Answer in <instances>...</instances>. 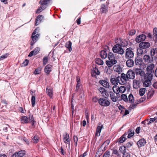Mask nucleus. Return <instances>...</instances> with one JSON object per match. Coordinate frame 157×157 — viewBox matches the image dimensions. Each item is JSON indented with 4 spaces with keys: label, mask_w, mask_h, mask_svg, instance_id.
I'll return each instance as SVG.
<instances>
[{
    "label": "nucleus",
    "mask_w": 157,
    "mask_h": 157,
    "mask_svg": "<svg viewBox=\"0 0 157 157\" xmlns=\"http://www.w3.org/2000/svg\"><path fill=\"white\" fill-rule=\"evenodd\" d=\"M48 62V58L47 56L44 57L43 59V64L44 65H45Z\"/></svg>",
    "instance_id": "nucleus-53"
},
{
    "label": "nucleus",
    "mask_w": 157,
    "mask_h": 157,
    "mask_svg": "<svg viewBox=\"0 0 157 157\" xmlns=\"http://www.w3.org/2000/svg\"><path fill=\"white\" fill-rule=\"evenodd\" d=\"M44 16L43 15H39L36 17V21L35 25H38L44 19Z\"/></svg>",
    "instance_id": "nucleus-13"
},
{
    "label": "nucleus",
    "mask_w": 157,
    "mask_h": 157,
    "mask_svg": "<svg viewBox=\"0 0 157 157\" xmlns=\"http://www.w3.org/2000/svg\"><path fill=\"white\" fill-rule=\"evenodd\" d=\"M126 139L125 137L123 136H122L120 139L119 140V142L120 143H123Z\"/></svg>",
    "instance_id": "nucleus-51"
},
{
    "label": "nucleus",
    "mask_w": 157,
    "mask_h": 157,
    "mask_svg": "<svg viewBox=\"0 0 157 157\" xmlns=\"http://www.w3.org/2000/svg\"><path fill=\"white\" fill-rule=\"evenodd\" d=\"M123 157H130V155L127 152H126V150H124L123 151Z\"/></svg>",
    "instance_id": "nucleus-49"
},
{
    "label": "nucleus",
    "mask_w": 157,
    "mask_h": 157,
    "mask_svg": "<svg viewBox=\"0 0 157 157\" xmlns=\"http://www.w3.org/2000/svg\"><path fill=\"white\" fill-rule=\"evenodd\" d=\"M143 59L144 62L148 63H152L153 61V56L147 55H145Z\"/></svg>",
    "instance_id": "nucleus-12"
},
{
    "label": "nucleus",
    "mask_w": 157,
    "mask_h": 157,
    "mask_svg": "<svg viewBox=\"0 0 157 157\" xmlns=\"http://www.w3.org/2000/svg\"><path fill=\"white\" fill-rule=\"evenodd\" d=\"M121 99L126 102L128 101V98L127 96L125 94H122L121 96Z\"/></svg>",
    "instance_id": "nucleus-47"
},
{
    "label": "nucleus",
    "mask_w": 157,
    "mask_h": 157,
    "mask_svg": "<svg viewBox=\"0 0 157 157\" xmlns=\"http://www.w3.org/2000/svg\"><path fill=\"white\" fill-rule=\"evenodd\" d=\"M73 140L74 142L75 143V146H76L77 145L78 140V137L76 136H73Z\"/></svg>",
    "instance_id": "nucleus-59"
},
{
    "label": "nucleus",
    "mask_w": 157,
    "mask_h": 157,
    "mask_svg": "<svg viewBox=\"0 0 157 157\" xmlns=\"http://www.w3.org/2000/svg\"><path fill=\"white\" fill-rule=\"evenodd\" d=\"M110 155L109 151H107L104 154L103 157H109Z\"/></svg>",
    "instance_id": "nucleus-58"
},
{
    "label": "nucleus",
    "mask_w": 157,
    "mask_h": 157,
    "mask_svg": "<svg viewBox=\"0 0 157 157\" xmlns=\"http://www.w3.org/2000/svg\"><path fill=\"white\" fill-rule=\"evenodd\" d=\"M103 128V125L102 124H99V136L100 135V133L101 131V130Z\"/></svg>",
    "instance_id": "nucleus-57"
},
{
    "label": "nucleus",
    "mask_w": 157,
    "mask_h": 157,
    "mask_svg": "<svg viewBox=\"0 0 157 157\" xmlns=\"http://www.w3.org/2000/svg\"><path fill=\"white\" fill-rule=\"evenodd\" d=\"M108 57L109 60L106 61V63L108 67H111L117 63V60L112 52H109L108 55Z\"/></svg>",
    "instance_id": "nucleus-1"
},
{
    "label": "nucleus",
    "mask_w": 157,
    "mask_h": 157,
    "mask_svg": "<svg viewBox=\"0 0 157 157\" xmlns=\"http://www.w3.org/2000/svg\"><path fill=\"white\" fill-rule=\"evenodd\" d=\"M110 97L111 100L113 102H116L117 101V98L113 93L112 94H110Z\"/></svg>",
    "instance_id": "nucleus-41"
},
{
    "label": "nucleus",
    "mask_w": 157,
    "mask_h": 157,
    "mask_svg": "<svg viewBox=\"0 0 157 157\" xmlns=\"http://www.w3.org/2000/svg\"><path fill=\"white\" fill-rule=\"evenodd\" d=\"M51 0H40L39 3L41 5H47Z\"/></svg>",
    "instance_id": "nucleus-35"
},
{
    "label": "nucleus",
    "mask_w": 157,
    "mask_h": 157,
    "mask_svg": "<svg viewBox=\"0 0 157 157\" xmlns=\"http://www.w3.org/2000/svg\"><path fill=\"white\" fill-rule=\"evenodd\" d=\"M120 44L121 46L124 47L127 46L128 45V42L125 40L120 39Z\"/></svg>",
    "instance_id": "nucleus-32"
},
{
    "label": "nucleus",
    "mask_w": 157,
    "mask_h": 157,
    "mask_svg": "<svg viewBox=\"0 0 157 157\" xmlns=\"http://www.w3.org/2000/svg\"><path fill=\"white\" fill-rule=\"evenodd\" d=\"M42 68L41 67H40L38 68H36L34 72V73L35 75H38L40 73L41 71V70Z\"/></svg>",
    "instance_id": "nucleus-45"
},
{
    "label": "nucleus",
    "mask_w": 157,
    "mask_h": 157,
    "mask_svg": "<svg viewBox=\"0 0 157 157\" xmlns=\"http://www.w3.org/2000/svg\"><path fill=\"white\" fill-rule=\"evenodd\" d=\"M107 93L105 89L103 87L99 89V95L100 97H105L107 96Z\"/></svg>",
    "instance_id": "nucleus-6"
},
{
    "label": "nucleus",
    "mask_w": 157,
    "mask_h": 157,
    "mask_svg": "<svg viewBox=\"0 0 157 157\" xmlns=\"http://www.w3.org/2000/svg\"><path fill=\"white\" fill-rule=\"evenodd\" d=\"M25 154V151L24 150L21 151L17 152L15 153L13 155V157H22Z\"/></svg>",
    "instance_id": "nucleus-14"
},
{
    "label": "nucleus",
    "mask_w": 157,
    "mask_h": 157,
    "mask_svg": "<svg viewBox=\"0 0 157 157\" xmlns=\"http://www.w3.org/2000/svg\"><path fill=\"white\" fill-rule=\"evenodd\" d=\"M40 49L38 47L35 48L33 51H31L29 53L28 56L31 57L34 55L37 54L39 52Z\"/></svg>",
    "instance_id": "nucleus-17"
},
{
    "label": "nucleus",
    "mask_w": 157,
    "mask_h": 157,
    "mask_svg": "<svg viewBox=\"0 0 157 157\" xmlns=\"http://www.w3.org/2000/svg\"><path fill=\"white\" fill-rule=\"evenodd\" d=\"M156 117H155L154 118H151L150 119V120L149 121V123H148V124H149L150 123H151L152 122H154L156 121Z\"/></svg>",
    "instance_id": "nucleus-63"
},
{
    "label": "nucleus",
    "mask_w": 157,
    "mask_h": 157,
    "mask_svg": "<svg viewBox=\"0 0 157 157\" xmlns=\"http://www.w3.org/2000/svg\"><path fill=\"white\" fill-rule=\"evenodd\" d=\"M99 82L105 88H109V83L107 80H101L99 81Z\"/></svg>",
    "instance_id": "nucleus-16"
},
{
    "label": "nucleus",
    "mask_w": 157,
    "mask_h": 157,
    "mask_svg": "<svg viewBox=\"0 0 157 157\" xmlns=\"http://www.w3.org/2000/svg\"><path fill=\"white\" fill-rule=\"evenodd\" d=\"M155 67V64L154 63L150 64L147 68V71L148 72H151L153 69Z\"/></svg>",
    "instance_id": "nucleus-31"
},
{
    "label": "nucleus",
    "mask_w": 157,
    "mask_h": 157,
    "mask_svg": "<svg viewBox=\"0 0 157 157\" xmlns=\"http://www.w3.org/2000/svg\"><path fill=\"white\" fill-rule=\"evenodd\" d=\"M8 55V53H6V54L2 56H1L0 58V60H2L4 59H6Z\"/></svg>",
    "instance_id": "nucleus-52"
},
{
    "label": "nucleus",
    "mask_w": 157,
    "mask_h": 157,
    "mask_svg": "<svg viewBox=\"0 0 157 157\" xmlns=\"http://www.w3.org/2000/svg\"><path fill=\"white\" fill-rule=\"evenodd\" d=\"M126 88L124 86H121L119 87V92L121 93H124L126 90Z\"/></svg>",
    "instance_id": "nucleus-43"
},
{
    "label": "nucleus",
    "mask_w": 157,
    "mask_h": 157,
    "mask_svg": "<svg viewBox=\"0 0 157 157\" xmlns=\"http://www.w3.org/2000/svg\"><path fill=\"white\" fill-rule=\"evenodd\" d=\"M151 85V81L150 80L144 79L143 86L144 87H147Z\"/></svg>",
    "instance_id": "nucleus-30"
},
{
    "label": "nucleus",
    "mask_w": 157,
    "mask_h": 157,
    "mask_svg": "<svg viewBox=\"0 0 157 157\" xmlns=\"http://www.w3.org/2000/svg\"><path fill=\"white\" fill-rule=\"evenodd\" d=\"M136 32V31L134 29L132 30L130 32H129V35L130 36H132L135 34Z\"/></svg>",
    "instance_id": "nucleus-61"
},
{
    "label": "nucleus",
    "mask_w": 157,
    "mask_h": 157,
    "mask_svg": "<svg viewBox=\"0 0 157 157\" xmlns=\"http://www.w3.org/2000/svg\"><path fill=\"white\" fill-rule=\"evenodd\" d=\"M108 11V7L106 5L104 4H102L101 6L100 11L102 13H105Z\"/></svg>",
    "instance_id": "nucleus-27"
},
{
    "label": "nucleus",
    "mask_w": 157,
    "mask_h": 157,
    "mask_svg": "<svg viewBox=\"0 0 157 157\" xmlns=\"http://www.w3.org/2000/svg\"><path fill=\"white\" fill-rule=\"evenodd\" d=\"M40 138L37 136L35 135L34 136L32 140H33V143L35 144L37 143L39 140Z\"/></svg>",
    "instance_id": "nucleus-39"
},
{
    "label": "nucleus",
    "mask_w": 157,
    "mask_h": 157,
    "mask_svg": "<svg viewBox=\"0 0 157 157\" xmlns=\"http://www.w3.org/2000/svg\"><path fill=\"white\" fill-rule=\"evenodd\" d=\"M133 49L129 47L127 48L125 51V57L126 59H130L133 58L134 53L132 51Z\"/></svg>",
    "instance_id": "nucleus-4"
},
{
    "label": "nucleus",
    "mask_w": 157,
    "mask_h": 157,
    "mask_svg": "<svg viewBox=\"0 0 157 157\" xmlns=\"http://www.w3.org/2000/svg\"><path fill=\"white\" fill-rule=\"evenodd\" d=\"M29 60L27 59H25V61L22 63L23 65L24 66H25L28 65L29 63Z\"/></svg>",
    "instance_id": "nucleus-62"
},
{
    "label": "nucleus",
    "mask_w": 157,
    "mask_h": 157,
    "mask_svg": "<svg viewBox=\"0 0 157 157\" xmlns=\"http://www.w3.org/2000/svg\"><path fill=\"white\" fill-rule=\"evenodd\" d=\"M128 135L127 137L128 138H130L132 137L134 134V130L132 128H130L128 131Z\"/></svg>",
    "instance_id": "nucleus-33"
},
{
    "label": "nucleus",
    "mask_w": 157,
    "mask_h": 157,
    "mask_svg": "<svg viewBox=\"0 0 157 157\" xmlns=\"http://www.w3.org/2000/svg\"><path fill=\"white\" fill-rule=\"evenodd\" d=\"M152 76L153 75L152 74L148 72L147 73L144 75V79L150 80V81H151L152 79Z\"/></svg>",
    "instance_id": "nucleus-25"
},
{
    "label": "nucleus",
    "mask_w": 157,
    "mask_h": 157,
    "mask_svg": "<svg viewBox=\"0 0 157 157\" xmlns=\"http://www.w3.org/2000/svg\"><path fill=\"white\" fill-rule=\"evenodd\" d=\"M109 143H110V141L109 140H106L101 145V149L102 148H104V150H105V148L106 146H108V145L109 144Z\"/></svg>",
    "instance_id": "nucleus-37"
},
{
    "label": "nucleus",
    "mask_w": 157,
    "mask_h": 157,
    "mask_svg": "<svg viewBox=\"0 0 157 157\" xmlns=\"http://www.w3.org/2000/svg\"><path fill=\"white\" fill-rule=\"evenodd\" d=\"M113 90L114 92L116 94H117L119 93V87L117 86V85H115L113 86Z\"/></svg>",
    "instance_id": "nucleus-36"
},
{
    "label": "nucleus",
    "mask_w": 157,
    "mask_h": 157,
    "mask_svg": "<svg viewBox=\"0 0 157 157\" xmlns=\"http://www.w3.org/2000/svg\"><path fill=\"white\" fill-rule=\"evenodd\" d=\"M46 92L47 95L50 98H52L53 95V92L52 89L51 88H47Z\"/></svg>",
    "instance_id": "nucleus-28"
},
{
    "label": "nucleus",
    "mask_w": 157,
    "mask_h": 157,
    "mask_svg": "<svg viewBox=\"0 0 157 157\" xmlns=\"http://www.w3.org/2000/svg\"><path fill=\"white\" fill-rule=\"evenodd\" d=\"M151 56H153L155 55V57L157 58V48H153L150 51Z\"/></svg>",
    "instance_id": "nucleus-22"
},
{
    "label": "nucleus",
    "mask_w": 157,
    "mask_h": 157,
    "mask_svg": "<svg viewBox=\"0 0 157 157\" xmlns=\"http://www.w3.org/2000/svg\"><path fill=\"white\" fill-rule=\"evenodd\" d=\"M63 140L64 142L65 143H68L69 145H70V139L69 134L67 133H65V135H63Z\"/></svg>",
    "instance_id": "nucleus-20"
},
{
    "label": "nucleus",
    "mask_w": 157,
    "mask_h": 157,
    "mask_svg": "<svg viewBox=\"0 0 157 157\" xmlns=\"http://www.w3.org/2000/svg\"><path fill=\"white\" fill-rule=\"evenodd\" d=\"M133 144V142H128L126 144L125 146L124 147V150H126V147L130 148Z\"/></svg>",
    "instance_id": "nucleus-38"
},
{
    "label": "nucleus",
    "mask_w": 157,
    "mask_h": 157,
    "mask_svg": "<svg viewBox=\"0 0 157 157\" xmlns=\"http://www.w3.org/2000/svg\"><path fill=\"white\" fill-rule=\"evenodd\" d=\"M140 82L139 81L136 80H133V86L134 88L137 89L140 87Z\"/></svg>",
    "instance_id": "nucleus-24"
},
{
    "label": "nucleus",
    "mask_w": 157,
    "mask_h": 157,
    "mask_svg": "<svg viewBox=\"0 0 157 157\" xmlns=\"http://www.w3.org/2000/svg\"><path fill=\"white\" fill-rule=\"evenodd\" d=\"M128 80L126 75L124 73H122L121 74V76H120L119 83L122 85L124 84Z\"/></svg>",
    "instance_id": "nucleus-5"
},
{
    "label": "nucleus",
    "mask_w": 157,
    "mask_h": 157,
    "mask_svg": "<svg viewBox=\"0 0 157 157\" xmlns=\"http://www.w3.org/2000/svg\"><path fill=\"white\" fill-rule=\"evenodd\" d=\"M142 70L140 68H136L135 69V71L137 75H139Z\"/></svg>",
    "instance_id": "nucleus-60"
},
{
    "label": "nucleus",
    "mask_w": 157,
    "mask_h": 157,
    "mask_svg": "<svg viewBox=\"0 0 157 157\" xmlns=\"http://www.w3.org/2000/svg\"><path fill=\"white\" fill-rule=\"evenodd\" d=\"M59 152L62 155H64L65 154V152L62 147H60L59 149Z\"/></svg>",
    "instance_id": "nucleus-64"
},
{
    "label": "nucleus",
    "mask_w": 157,
    "mask_h": 157,
    "mask_svg": "<svg viewBox=\"0 0 157 157\" xmlns=\"http://www.w3.org/2000/svg\"><path fill=\"white\" fill-rule=\"evenodd\" d=\"M138 103H135L133 104L132 105H131L129 107V109H132L135 108L136 106L137 105Z\"/></svg>",
    "instance_id": "nucleus-56"
},
{
    "label": "nucleus",
    "mask_w": 157,
    "mask_h": 157,
    "mask_svg": "<svg viewBox=\"0 0 157 157\" xmlns=\"http://www.w3.org/2000/svg\"><path fill=\"white\" fill-rule=\"evenodd\" d=\"M113 52L120 55H123L124 53V50L123 49L120 44H117L112 48Z\"/></svg>",
    "instance_id": "nucleus-2"
},
{
    "label": "nucleus",
    "mask_w": 157,
    "mask_h": 157,
    "mask_svg": "<svg viewBox=\"0 0 157 157\" xmlns=\"http://www.w3.org/2000/svg\"><path fill=\"white\" fill-rule=\"evenodd\" d=\"M142 48H140L137 49V54L138 56H141L144 53L143 50Z\"/></svg>",
    "instance_id": "nucleus-42"
},
{
    "label": "nucleus",
    "mask_w": 157,
    "mask_h": 157,
    "mask_svg": "<svg viewBox=\"0 0 157 157\" xmlns=\"http://www.w3.org/2000/svg\"><path fill=\"white\" fill-rule=\"evenodd\" d=\"M145 89L144 88H142L140 89L139 93L141 96H142L144 94Z\"/></svg>",
    "instance_id": "nucleus-46"
},
{
    "label": "nucleus",
    "mask_w": 157,
    "mask_h": 157,
    "mask_svg": "<svg viewBox=\"0 0 157 157\" xmlns=\"http://www.w3.org/2000/svg\"><path fill=\"white\" fill-rule=\"evenodd\" d=\"M108 55L105 50H102L100 53V56L101 58L105 59L107 57Z\"/></svg>",
    "instance_id": "nucleus-26"
},
{
    "label": "nucleus",
    "mask_w": 157,
    "mask_h": 157,
    "mask_svg": "<svg viewBox=\"0 0 157 157\" xmlns=\"http://www.w3.org/2000/svg\"><path fill=\"white\" fill-rule=\"evenodd\" d=\"M113 69L114 71L117 72L118 74H120L122 71V69L120 65H115L113 67Z\"/></svg>",
    "instance_id": "nucleus-19"
},
{
    "label": "nucleus",
    "mask_w": 157,
    "mask_h": 157,
    "mask_svg": "<svg viewBox=\"0 0 157 157\" xmlns=\"http://www.w3.org/2000/svg\"><path fill=\"white\" fill-rule=\"evenodd\" d=\"M120 76H118L117 78L114 76H112L110 79L111 83L114 86L117 85L118 83H119Z\"/></svg>",
    "instance_id": "nucleus-7"
},
{
    "label": "nucleus",
    "mask_w": 157,
    "mask_h": 157,
    "mask_svg": "<svg viewBox=\"0 0 157 157\" xmlns=\"http://www.w3.org/2000/svg\"><path fill=\"white\" fill-rule=\"evenodd\" d=\"M93 69L91 72V75L95 78H97V76L98 75V69L97 66L96 65H93Z\"/></svg>",
    "instance_id": "nucleus-8"
},
{
    "label": "nucleus",
    "mask_w": 157,
    "mask_h": 157,
    "mask_svg": "<svg viewBox=\"0 0 157 157\" xmlns=\"http://www.w3.org/2000/svg\"><path fill=\"white\" fill-rule=\"evenodd\" d=\"M139 46L140 48L146 49L150 47V44L148 42H143L140 43Z\"/></svg>",
    "instance_id": "nucleus-11"
},
{
    "label": "nucleus",
    "mask_w": 157,
    "mask_h": 157,
    "mask_svg": "<svg viewBox=\"0 0 157 157\" xmlns=\"http://www.w3.org/2000/svg\"><path fill=\"white\" fill-rule=\"evenodd\" d=\"M146 143L145 140L144 139H140L137 143V145L138 147H141L144 146Z\"/></svg>",
    "instance_id": "nucleus-18"
},
{
    "label": "nucleus",
    "mask_w": 157,
    "mask_h": 157,
    "mask_svg": "<svg viewBox=\"0 0 157 157\" xmlns=\"http://www.w3.org/2000/svg\"><path fill=\"white\" fill-rule=\"evenodd\" d=\"M71 45L72 43L70 41H68L66 44V47L68 49L70 52L72 51Z\"/></svg>",
    "instance_id": "nucleus-34"
},
{
    "label": "nucleus",
    "mask_w": 157,
    "mask_h": 157,
    "mask_svg": "<svg viewBox=\"0 0 157 157\" xmlns=\"http://www.w3.org/2000/svg\"><path fill=\"white\" fill-rule=\"evenodd\" d=\"M134 98L133 95L132 94H130L128 96V101L131 103L134 102Z\"/></svg>",
    "instance_id": "nucleus-44"
},
{
    "label": "nucleus",
    "mask_w": 157,
    "mask_h": 157,
    "mask_svg": "<svg viewBox=\"0 0 157 157\" xmlns=\"http://www.w3.org/2000/svg\"><path fill=\"white\" fill-rule=\"evenodd\" d=\"M52 66L49 64L47 65L45 67L44 71L47 75H48L50 72L52 71Z\"/></svg>",
    "instance_id": "nucleus-21"
},
{
    "label": "nucleus",
    "mask_w": 157,
    "mask_h": 157,
    "mask_svg": "<svg viewBox=\"0 0 157 157\" xmlns=\"http://www.w3.org/2000/svg\"><path fill=\"white\" fill-rule=\"evenodd\" d=\"M29 117L30 121L32 123V125H33L35 122L34 121V119L33 118V117L32 116L30 115Z\"/></svg>",
    "instance_id": "nucleus-55"
},
{
    "label": "nucleus",
    "mask_w": 157,
    "mask_h": 157,
    "mask_svg": "<svg viewBox=\"0 0 157 157\" xmlns=\"http://www.w3.org/2000/svg\"><path fill=\"white\" fill-rule=\"evenodd\" d=\"M41 9H42V6H40L36 11V13H40L43 10L45 9V8H44L42 10Z\"/></svg>",
    "instance_id": "nucleus-54"
},
{
    "label": "nucleus",
    "mask_w": 157,
    "mask_h": 157,
    "mask_svg": "<svg viewBox=\"0 0 157 157\" xmlns=\"http://www.w3.org/2000/svg\"><path fill=\"white\" fill-rule=\"evenodd\" d=\"M126 75L128 79H133L135 76V72L132 70H130L128 71Z\"/></svg>",
    "instance_id": "nucleus-10"
},
{
    "label": "nucleus",
    "mask_w": 157,
    "mask_h": 157,
    "mask_svg": "<svg viewBox=\"0 0 157 157\" xmlns=\"http://www.w3.org/2000/svg\"><path fill=\"white\" fill-rule=\"evenodd\" d=\"M36 98L35 96L33 95L32 96L31 101L32 102V105L33 107H34L35 105Z\"/></svg>",
    "instance_id": "nucleus-48"
},
{
    "label": "nucleus",
    "mask_w": 157,
    "mask_h": 157,
    "mask_svg": "<svg viewBox=\"0 0 157 157\" xmlns=\"http://www.w3.org/2000/svg\"><path fill=\"white\" fill-rule=\"evenodd\" d=\"M153 35L155 37V39L157 40V28H155L153 29Z\"/></svg>",
    "instance_id": "nucleus-50"
},
{
    "label": "nucleus",
    "mask_w": 157,
    "mask_h": 157,
    "mask_svg": "<svg viewBox=\"0 0 157 157\" xmlns=\"http://www.w3.org/2000/svg\"><path fill=\"white\" fill-rule=\"evenodd\" d=\"M29 119L26 116H22L21 118V121L23 124H27L29 122Z\"/></svg>",
    "instance_id": "nucleus-29"
},
{
    "label": "nucleus",
    "mask_w": 157,
    "mask_h": 157,
    "mask_svg": "<svg viewBox=\"0 0 157 157\" xmlns=\"http://www.w3.org/2000/svg\"><path fill=\"white\" fill-rule=\"evenodd\" d=\"M135 61L136 65H141L142 62V59L140 58L136 59Z\"/></svg>",
    "instance_id": "nucleus-40"
},
{
    "label": "nucleus",
    "mask_w": 157,
    "mask_h": 157,
    "mask_svg": "<svg viewBox=\"0 0 157 157\" xmlns=\"http://www.w3.org/2000/svg\"><path fill=\"white\" fill-rule=\"evenodd\" d=\"M39 36V34H37L36 35L31 36L32 40L31 42V45L32 46H33L38 40Z\"/></svg>",
    "instance_id": "nucleus-15"
},
{
    "label": "nucleus",
    "mask_w": 157,
    "mask_h": 157,
    "mask_svg": "<svg viewBox=\"0 0 157 157\" xmlns=\"http://www.w3.org/2000/svg\"><path fill=\"white\" fill-rule=\"evenodd\" d=\"M103 98L99 99V104L103 107H106L109 106L110 104L109 101L108 100L106 97H103Z\"/></svg>",
    "instance_id": "nucleus-3"
},
{
    "label": "nucleus",
    "mask_w": 157,
    "mask_h": 157,
    "mask_svg": "<svg viewBox=\"0 0 157 157\" xmlns=\"http://www.w3.org/2000/svg\"><path fill=\"white\" fill-rule=\"evenodd\" d=\"M134 62L132 59H128L126 62L127 66L129 67H132L134 66Z\"/></svg>",
    "instance_id": "nucleus-23"
},
{
    "label": "nucleus",
    "mask_w": 157,
    "mask_h": 157,
    "mask_svg": "<svg viewBox=\"0 0 157 157\" xmlns=\"http://www.w3.org/2000/svg\"><path fill=\"white\" fill-rule=\"evenodd\" d=\"M146 38V36L144 34H142L138 36L135 39L136 42L137 43H140L144 41Z\"/></svg>",
    "instance_id": "nucleus-9"
}]
</instances>
